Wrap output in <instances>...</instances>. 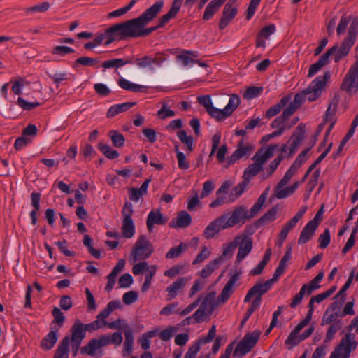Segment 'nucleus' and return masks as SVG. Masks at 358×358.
<instances>
[{"mask_svg": "<svg viewBox=\"0 0 358 358\" xmlns=\"http://www.w3.org/2000/svg\"><path fill=\"white\" fill-rule=\"evenodd\" d=\"M250 217V211H248L244 206H239L231 213H224L210 222L203 231V236L206 239L213 238L222 230L231 228L235 225L245 222Z\"/></svg>", "mask_w": 358, "mask_h": 358, "instance_id": "f257e3e1", "label": "nucleus"}, {"mask_svg": "<svg viewBox=\"0 0 358 358\" xmlns=\"http://www.w3.org/2000/svg\"><path fill=\"white\" fill-rule=\"evenodd\" d=\"M164 5V0H158L138 17L121 22L125 38L141 37V28H144L157 16Z\"/></svg>", "mask_w": 358, "mask_h": 358, "instance_id": "f03ea898", "label": "nucleus"}, {"mask_svg": "<svg viewBox=\"0 0 358 358\" xmlns=\"http://www.w3.org/2000/svg\"><path fill=\"white\" fill-rule=\"evenodd\" d=\"M330 76L329 72L327 71L323 76H320L315 78L307 89L303 90L301 93L295 94L294 100L290 103L298 108L306 99L310 102L316 101L321 96L322 91Z\"/></svg>", "mask_w": 358, "mask_h": 358, "instance_id": "7ed1b4c3", "label": "nucleus"}, {"mask_svg": "<svg viewBox=\"0 0 358 358\" xmlns=\"http://www.w3.org/2000/svg\"><path fill=\"white\" fill-rule=\"evenodd\" d=\"M182 2L183 0H173L169 12L159 18L157 25L152 26L146 29H145V27L141 28V37L150 35L157 29L164 27L170 20L175 18L180 9Z\"/></svg>", "mask_w": 358, "mask_h": 358, "instance_id": "20e7f679", "label": "nucleus"}, {"mask_svg": "<svg viewBox=\"0 0 358 358\" xmlns=\"http://www.w3.org/2000/svg\"><path fill=\"white\" fill-rule=\"evenodd\" d=\"M134 213L131 203L126 202L122 209V236L126 238H131L136 232L134 222L131 218Z\"/></svg>", "mask_w": 358, "mask_h": 358, "instance_id": "39448f33", "label": "nucleus"}, {"mask_svg": "<svg viewBox=\"0 0 358 358\" xmlns=\"http://www.w3.org/2000/svg\"><path fill=\"white\" fill-rule=\"evenodd\" d=\"M240 104V98L233 94L230 96L229 101L223 109H218L212 106L207 113L217 121L221 122L229 117Z\"/></svg>", "mask_w": 358, "mask_h": 358, "instance_id": "423d86ee", "label": "nucleus"}, {"mask_svg": "<svg viewBox=\"0 0 358 358\" xmlns=\"http://www.w3.org/2000/svg\"><path fill=\"white\" fill-rule=\"evenodd\" d=\"M153 252L152 243L148 240L145 236L142 235L136 241L131 255L134 257V262H136L149 258Z\"/></svg>", "mask_w": 358, "mask_h": 358, "instance_id": "0eeeda50", "label": "nucleus"}, {"mask_svg": "<svg viewBox=\"0 0 358 358\" xmlns=\"http://www.w3.org/2000/svg\"><path fill=\"white\" fill-rule=\"evenodd\" d=\"M357 31V25L356 26L355 24L352 25L350 32L348 33L347 36L342 41L341 45L338 46V43L335 44L337 45V49L333 55H334V62L336 63L338 62L348 55L351 48L355 42Z\"/></svg>", "mask_w": 358, "mask_h": 358, "instance_id": "6e6552de", "label": "nucleus"}, {"mask_svg": "<svg viewBox=\"0 0 358 358\" xmlns=\"http://www.w3.org/2000/svg\"><path fill=\"white\" fill-rule=\"evenodd\" d=\"M167 59V55L163 52H157L155 57L150 55H144L141 57H136L133 59L137 67L140 69H149L153 71L155 66H162L163 63Z\"/></svg>", "mask_w": 358, "mask_h": 358, "instance_id": "1a4fd4ad", "label": "nucleus"}, {"mask_svg": "<svg viewBox=\"0 0 358 358\" xmlns=\"http://www.w3.org/2000/svg\"><path fill=\"white\" fill-rule=\"evenodd\" d=\"M261 331L259 330L246 334L237 345L234 352V356L243 357L248 353L257 343Z\"/></svg>", "mask_w": 358, "mask_h": 358, "instance_id": "9d476101", "label": "nucleus"}, {"mask_svg": "<svg viewBox=\"0 0 358 358\" xmlns=\"http://www.w3.org/2000/svg\"><path fill=\"white\" fill-rule=\"evenodd\" d=\"M349 94L355 93L358 90V59L351 66L345 74L341 87Z\"/></svg>", "mask_w": 358, "mask_h": 358, "instance_id": "9b49d317", "label": "nucleus"}, {"mask_svg": "<svg viewBox=\"0 0 358 358\" xmlns=\"http://www.w3.org/2000/svg\"><path fill=\"white\" fill-rule=\"evenodd\" d=\"M71 336L70 342L71 343V350L73 356H76L80 344L85 338L86 333L84 329V324L79 320H76L71 328Z\"/></svg>", "mask_w": 358, "mask_h": 358, "instance_id": "f8f14e48", "label": "nucleus"}, {"mask_svg": "<svg viewBox=\"0 0 358 358\" xmlns=\"http://www.w3.org/2000/svg\"><path fill=\"white\" fill-rule=\"evenodd\" d=\"M215 298V292L208 293L201 302L200 307L194 313L195 317V323L202 322L205 317L212 314L214 309V301Z\"/></svg>", "mask_w": 358, "mask_h": 358, "instance_id": "ddd939ff", "label": "nucleus"}, {"mask_svg": "<svg viewBox=\"0 0 358 358\" xmlns=\"http://www.w3.org/2000/svg\"><path fill=\"white\" fill-rule=\"evenodd\" d=\"M305 124L302 123L299 124L296 127L292 136L288 141L287 143L289 144V146L287 147L286 145H283L281 148L282 152H286L287 150L289 149V157H292L296 152V148L305 137Z\"/></svg>", "mask_w": 358, "mask_h": 358, "instance_id": "4468645a", "label": "nucleus"}, {"mask_svg": "<svg viewBox=\"0 0 358 358\" xmlns=\"http://www.w3.org/2000/svg\"><path fill=\"white\" fill-rule=\"evenodd\" d=\"M357 346V342L354 341V336L350 334H347L341 341L340 344L335 350L331 353L329 358H340L343 353H347L348 350L349 354L355 350Z\"/></svg>", "mask_w": 358, "mask_h": 358, "instance_id": "2eb2a0df", "label": "nucleus"}, {"mask_svg": "<svg viewBox=\"0 0 358 358\" xmlns=\"http://www.w3.org/2000/svg\"><path fill=\"white\" fill-rule=\"evenodd\" d=\"M235 2L229 0L224 5L222 17L219 22V29L223 30L225 29L238 13V7L234 5Z\"/></svg>", "mask_w": 358, "mask_h": 358, "instance_id": "dca6fc26", "label": "nucleus"}, {"mask_svg": "<svg viewBox=\"0 0 358 358\" xmlns=\"http://www.w3.org/2000/svg\"><path fill=\"white\" fill-rule=\"evenodd\" d=\"M236 238H240L238 241V250L236 255V262H241L252 251L253 242L252 239L245 234L238 235Z\"/></svg>", "mask_w": 358, "mask_h": 358, "instance_id": "f3484780", "label": "nucleus"}, {"mask_svg": "<svg viewBox=\"0 0 358 358\" xmlns=\"http://www.w3.org/2000/svg\"><path fill=\"white\" fill-rule=\"evenodd\" d=\"M254 149L255 146L252 144L245 143L243 140L240 141L236 150L227 158L228 164H234L238 160L248 156Z\"/></svg>", "mask_w": 358, "mask_h": 358, "instance_id": "a211bd4d", "label": "nucleus"}, {"mask_svg": "<svg viewBox=\"0 0 358 358\" xmlns=\"http://www.w3.org/2000/svg\"><path fill=\"white\" fill-rule=\"evenodd\" d=\"M278 148V145L276 144L270 145L267 148H261L256 152L252 160L259 166H263V164L273 155L274 151Z\"/></svg>", "mask_w": 358, "mask_h": 358, "instance_id": "6ab92c4d", "label": "nucleus"}, {"mask_svg": "<svg viewBox=\"0 0 358 358\" xmlns=\"http://www.w3.org/2000/svg\"><path fill=\"white\" fill-rule=\"evenodd\" d=\"M241 271L234 273L229 278V281L223 287L221 294L218 296V301L222 303L227 302L234 292V287L239 280Z\"/></svg>", "mask_w": 358, "mask_h": 358, "instance_id": "aec40b11", "label": "nucleus"}, {"mask_svg": "<svg viewBox=\"0 0 358 358\" xmlns=\"http://www.w3.org/2000/svg\"><path fill=\"white\" fill-rule=\"evenodd\" d=\"M337 49V45H333L331 48H329L325 53H324L318 59L317 62L312 64L310 66L308 76L309 78L313 77L315 73H317L324 66L328 64L329 57L333 55V53Z\"/></svg>", "mask_w": 358, "mask_h": 358, "instance_id": "412c9836", "label": "nucleus"}, {"mask_svg": "<svg viewBox=\"0 0 358 358\" xmlns=\"http://www.w3.org/2000/svg\"><path fill=\"white\" fill-rule=\"evenodd\" d=\"M106 345L107 340L103 338L101 336L99 338H93L90 340L87 345L80 348V352L81 354L94 356L102 347Z\"/></svg>", "mask_w": 358, "mask_h": 358, "instance_id": "4be33fe9", "label": "nucleus"}, {"mask_svg": "<svg viewBox=\"0 0 358 358\" xmlns=\"http://www.w3.org/2000/svg\"><path fill=\"white\" fill-rule=\"evenodd\" d=\"M105 36H106V41L105 45H109L116 40H124L125 36L123 34V29L122 23H117L108 27L105 30Z\"/></svg>", "mask_w": 358, "mask_h": 358, "instance_id": "5701e85b", "label": "nucleus"}, {"mask_svg": "<svg viewBox=\"0 0 358 358\" xmlns=\"http://www.w3.org/2000/svg\"><path fill=\"white\" fill-rule=\"evenodd\" d=\"M357 25V31H356V36L358 34V18L352 15L347 16L345 15H342L338 26L336 27V33L338 36H341L345 33L348 26L350 24L348 31L350 32L353 24Z\"/></svg>", "mask_w": 358, "mask_h": 358, "instance_id": "b1692460", "label": "nucleus"}, {"mask_svg": "<svg viewBox=\"0 0 358 358\" xmlns=\"http://www.w3.org/2000/svg\"><path fill=\"white\" fill-rule=\"evenodd\" d=\"M166 222V219L164 217L159 210H151L147 217L146 226L148 230L152 232L154 224L162 225Z\"/></svg>", "mask_w": 358, "mask_h": 358, "instance_id": "393cba45", "label": "nucleus"}, {"mask_svg": "<svg viewBox=\"0 0 358 358\" xmlns=\"http://www.w3.org/2000/svg\"><path fill=\"white\" fill-rule=\"evenodd\" d=\"M187 279L185 278H180L173 283L171 284L166 287V292H168L167 297L168 300H171L176 297L178 293L182 291L186 283Z\"/></svg>", "mask_w": 358, "mask_h": 358, "instance_id": "a878e982", "label": "nucleus"}, {"mask_svg": "<svg viewBox=\"0 0 358 358\" xmlns=\"http://www.w3.org/2000/svg\"><path fill=\"white\" fill-rule=\"evenodd\" d=\"M59 328H51L50 331L42 339L41 347L45 350L52 349L57 341Z\"/></svg>", "mask_w": 358, "mask_h": 358, "instance_id": "bb28decb", "label": "nucleus"}, {"mask_svg": "<svg viewBox=\"0 0 358 358\" xmlns=\"http://www.w3.org/2000/svg\"><path fill=\"white\" fill-rule=\"evenodd\" d=\"M226 1L227 0H212L206 7L203 20H210Z\"/></svg>", "mask_w": 358, "mask_h": 358, "instance_id": "cd10ccee", "label": "nucleus"}, {"mask_svg": "<svg viewBox=\"0 0 358 358\" xmlns=\"http://www.w3.org/2000/svg\"><path fill=\"white\" fill-rule=\"evenodd\" d=\"M316 229L317 227H315V224L312 222H308L301 232L300 236L298 239V243L299 245H303L310 241L314 236Z\"/></svg>", "mask_w": 358, "mask_h": 358, "instance_id": "c85d7f7f", "label": "nucleus"}, {"mask_svg": "<svg viewBox=\"0 0 358 358\" xmlns=\"http://www.w3.org/2000/svg\"><path fill=\"white\" fill-rule=\"evenodd\" d=\"M136 104V102H125L112 106L108 110L106 116L112 118L120 113L125 112Z\"/></svg>", "mask_w": 358, "mask_h": 358, "instance_id": "c756f323", "label": "nucleus"}, {"mask_svg": "<svg viewBox=\"0 0 358 358\" xmlns=\"http://www.w3.org/2000/svg\"><path fill=\"white\" fill-rule=\"evenodd\" d=\"M70 338L64 336L59 344L53 358H68L69 354Z\"/></svg>", "mask_w": 358, "mask_h": 358, "instance_id": "7c9ffc66", "label": "nucleus"}, {"mask_svg": "<svg viewBox=\"0 0 358 358\" xmlns=\"http://www.w3.org/2000/svg\"><path fill=\"white\" fill-rule=\"evenodd\" d=\"M119 86L127 91L134 92H145L147 90V87L144 85H138L134 83L130 82L129 80L120 78L118 80Z\"/></svg>", "mask_w": 358, "mask_h": 358, "instance_id": "2f4dec72", "label": "nucleus"}, {"mask_svg": "<svg viewBox=\"0 0 358 358\" xmlns=\"http://www.w3.org/2000/svg\"><path fill=\"white\" fill-rule=\"evenodd\" d=\"M272 285L271 280H268L264 283H257L250 288L256 296L255 299H259V304L261 303L262 296L271 289Z\"/></svg>", "mask_w": 358, "mask_h": 358, "instance_id": "473e14b6", "label": "nucleus"}, {"mask_svg": "<svg viewBox=\"0 0 358 358\" xmlns=\"http://www.w3.org/2000/svg\"><path fill=\"white\" fill-rule=\"evenodd\" d=\"M290 100V97L289 96H283L280 101L271 107L266 113V117L268 119H271V117L278 115L280 110L288 103Z\"/></svg>", "mask_w": 358, "mask_h": 358, "instance_id": "72a5a7b5", "label": "nucleus"}, {"mask_svg": "<svg viewBox=\"0 0 358 358\" xmlns=\"http://www.w3.org/2000/svg\"><path fill=\"white\" fill-rule=\"evenodd\" d=\"M278 210V209L277 206L271 208L267 213H264L257 220L256 225L259 227L273 222L276 219Z\"/></svg>", "mask_w": 358, "mask_h": 358, "instance_id": "f704fd0d", "label": "nucleus"}, {"mask_svg": "<svg viewBox=\"0 0 358 358\" xmlns=\"http://www.w3.org/2000/svg\"><path fill=\"white\" fill-rule=\"evenodd\" d=\"M238 239L240 238H234V239L229 243L224 244L222 245V253L218 257H221V262L224 259H229L233 255L234 250L236 248L238 245Z\"/></svg>", "mask_w": 358, "mask_h": 358, "instance_id": "c9c22d12", "label": "nucleus"}, {"mask_svg": "<svg viewBox=\"0 0 358 358\" xmlns=\"http://www.w3.org/2000/svg\"><path fill=\"white\" fill-rule=\"evenodd\" d=\"M198 53L195 51L184 50L180 55L176 56L178 61H181L184 66L193 64L195 59L193 57H197Z\"/></svg>", "mask_w": 358, "mask_h": 358, "instance_id": "e433bc0d", "label": "nucleus"}, {"mask_svg": "<svg viewBox=\"0 0 358 358\" xmlns=\"http://www.w3.org/2000/svg\"><path fill=\"white\" fill-rule=\"evenodd\" d=\"M120 307V303L118 301H110L106 308L101 310L98 315L96 316L97 320L100 322L107 318L112 312L117 309Z\"/></svg>", "mask_w": 358, "mask_h": 358, "instance_id": "4c0bfd02", "label": "nucleus"}, {"mask_svg": "<svg viewBox=\"0 0 358 358\" xmlns=\"http://www.w3.org/2000/svg\"><path fill=\"white\" fill-rule=\"evenodd\" d=\"M128 64H133V59H113L103 62L102 66L104 69H118Z\"/></svg>", "mask_w": 358, "mask_h": 358, "instance_id": "58836bf2", "label": "nucleus"}, {"mask_svg": "<svg viewBox=\"0 0 358 358\" xmlns=\"http://www.w3.org/2000/svg\"><path fill=\"white\" fill-rule=\"evenodd\" d=\"M268 189L267 188L261 194L257 201L250 208V217H255L257 215V213L262 209L267 199L268 194Z\"/></svg>", "mask_w": 358, "mask_h": 358, "instance_id": "ea45409f", "label": "nucleus"}, {"mask_svg": "<svg viewBox=\"0 0 358 358\" xmlns=\"http://www.w3.org/2000/svg\"><path fill=\"white\" fill-rule=\"evenodd\" d=\"M99 62L98 58H92L90 57H80L76 59L73 64V68L76 69L80 66H95Z\"/></svg>", "mask_w": 358, "mask_h": 358, "instance_id": "a19ab883", "label": "nucleus"}, {"mask_svg": "<svg viewBox=\"0 0 358 358\" xmlns=\"http://www.w3.org/2000/svg\"><path fill=\"white\" fill-rule=\"evenodd\" d=\"M177 136L180 141L187 147V152H192L194 150V140L191 136H187L186 131L180 130L177 132Z\"/></svg>", "mask_w": 358, "mask_h": 358, "instance_id": "79ce46f5", "label": "nucleus"}, {"mask_svg": "<svg viewBox=\"0 0 358 358\" xmlns=\"http://www.w3.org/2000/svg\"><path fill=\"white\" fill-rule=\"evenodd\" d=\"M263 166H259L256 163L250 164L243 172V179L248 182L251 178L257 176L261 171H262Z\"/></svg>", "mask_w": 358, "mask_h": 358, "instance_id": "37998d69", "label": "nucleus"}, {"mask_svg": "<svg viewBox=\"0 0 358 358\" xmlns=\"http://www.w3.org/2000/svg\"><path fill=\"white\" fill-rule=\"evenodd\" d=\"M188 249V244L185 243H180V244L176 247L171 248L166 254L165 257L166 259H175L180 257L183 252Z\"/></svg>", "mask_w": 358, "mask_h": 358, "instance_id": "c03bdc74", "label": "nucleus"}, {"mask_svg": "<svg viewBox=\"0 0 358 358\" xmlns=\"http://www.w3.org/2000/svg\"><path fill=\"white\" fill-rule=\"evenodd\" d=\"M134 345V336L131 331L125 332V341L124 343V350L122 352L123 357H129L132 352Z\"/></svg>", "mask_w": 358, "mask_h": 358, "instance_id": "a18cd8bd", "label": "nucleus"}, {"mask_svg": "<svg viewBox=\"0 0 358 358\" xmlns=\"http://www.w3.org/2000/svg\"><path fill=\"white\" fill-rule=\"evenodd\" d=\"M221 263V257H217L210 262H209L201 271V275L203 278H206L211 275V273L218 268L219 264Z\"/></svg>", "mask_w": 358, "mask_h": 358, "instance_id": "49530a36", "label": "nucleus"}, {"mask_svg": "<svg viewBox=\"0 0 358 358\" xmlns=\"http://www.w3.org/2000/svg\"><path fill=\"white\" fill-rule=\"evenodd\" d=\"M324 277V273L320 272L308 284H304L306 286V291L307 295H310L312 292L320 287L319 283Z\"/></svg>", "mask_w": 358, "mask_h": 358, "instance_id": "de8ad7c7", "label": "nucleus"}, {"mask_svg": "<svg viewBox=\"0 0 358 358\" xmlns=\"http://www.w3.org/2000/svg\"><path fill=\"white\" fill-rule=\"evenodd\" d=\"M297 222H296L295 219H291L288 221L282 227V230L278 234V239L280 244L285 241L287 237V235L290 230H292L296 225Z\"/></svg>", "mask_w": 358, "mask_h": 358, "instance_id": "09e8293b", "label": "nucleus"}, {"mask_svg": "<svg viewBox=\"0 0 358 358\" xmlns=\"http://www.w3.org/2000/svg\"><path fill=\"white\" fill-rule=\"evenodd\" d=\"M109 136L114 147L122 148L124 146L125 138L120 132L117 130H111L109 132Z\"/></svg>", "mask_w": 358, "mask_h": 358, "instance_id": "8fccbe9b", "label": "nucleus"}, {"mask_svg": "<svg viewBox=\"0 0 358 358\" xmlns=\"http://www.w3.org/2000/svg\"><path fill=\"white\" fill-rule=\"evenodd\" d=\"M191 215L187 212L183 210L178 213L176 226L185 228L191 224Z\"/></svg>", "mask_w": 358, "mask_h": 358, "instance_id": "3c124183", "label": "nucleus"}, {"mask_svg": "<svg viewBox=\"0 0 358 358\" xmlns=\"http://www.w3.org/2000/svg\"><path fill=\"white\" fill-rule=\"evenodd\" d=\"M98 148L109 159H114L119 157V152L112 149L108 145L100 143L98 144Z\"/></svg>", "mask_w": 358, "mask_h": 358, "instance_id": "603ef678", "label": "nucleus"}, {"mask_svg": "<svg viewBox=\"0 0 358 358\" xmlns=\"http://www.w3.org/2000/svg\"><path fill=\"white\" fill-rule=\"evenodd\" d=\"M157 330L149 331L142 335L141 338L138 340V343L142 349L147 350L150 348V338L155 336L157 334Z\"/></svg>", "mask_w": 358, "mask_h": 358, "instance_id": "864d4df0", "label": "nucleus"}, {"mask_svg": "<svg viewBox=\"0 0 358 358\" xmlns=\"http://www.w3.org/2000/svg\"><path fill=\"white\" fill-rule=\"evenodd\" d=\"M162 105L160 110L157 113V116L161 120H164L167 117H171L175 116V112L168 107V104L166 101H162L159 103Z\"/></svg>", "mask_w": 358, "mask_h": 358, "instance_id": "5fc2aeb1", "label": "nucleus"}, {"mask_svg": "<svg viewBox=\"0 0 358 358\" xmlns=\"http://www.w3.org/2000/svg\"><path fill=\"white\" fill-rule=\"evenodd\" d=\"M249 182L248 181L243 180V182L234 187L232 189L231 195L229 196L231 201H234L238 197H239L244 192Z\"/></svg>", "mask_w": 358, "mask_h": 358, "instance_id": "6e6d98bb", "label": "nucleus"}, {"mask_svg": "<svg viewBox=\"0 0 358 358\" xmlns=\"http://www.w3.org/2000/svg\"><path fill=\"white\" fill-rule=\"evenodd\" d=\"M73 52H75V50L72 48L64 45L55 46L51 50V53L53 55L58 57H64L66 55Z\"/></svg>", "mask_w": 358, "mask_h": 358, "instance_id": "4d7b16f0", "label": "nucleus"}, {"mask_svg": "<svg viewBox=\"0 0 358 358\" xmlns=\"http://www.w3.org/2000/svg\"><path fill=\"white\" fill-rule=\"evenodd\" d=\"M263 88L262 87L251 86L247 88L243 94V98L247 100H250L259 96Z\"/></svg>", "mask_w": 358, "mask_h": 358, "instance_id": "13d9d810", "label": "nucleus"}, {"mask_svg": "<svg viewBox=\"0 0 358 358\" xmlns=\"http://www.w3.org/2000/svg\"><path fill=\"white\" fill-rule=\"evenodd\" d=\"M49 77L52 80L53 83L58 87L59 85H64L69 80V74L66 73H55L54 74H48Z\"/></svg>", "mask_w": 358, "mask_h": 358, "instance_id": "bf43d9fd", "label": "nucleus"}, {"mask_svg": "<svg viewBox=\"0 0 358 358\" xmlns=\"http://www.w3.org/2000/svg\"><path fill=\"white\" fill-rule=\"evenodd\" d=\"M297 170L298 169L292 164L290 168L286 171L281 180L278 182V188L284 187V186L286 185L291 180V178L295 175Z\"/></svg>", "mask_w": 358, "mask_h": 358, "instance_id": "052dcab7", "label": "nucleus"}, {"mask_svg": "<svg viewBox=\"0 0 358 358\" xmlns=\"http://www.w3.org/2000/svg\"><path fill=\"white\" fill-rule=\"evenodd\" d=\"M103 338L107 340V345L109 344H115L120 345L122 342V335L120 332H114L111 335H103Z\"/></svg>", "mask_w": 358, "mask_h": 358, "instance_id": "680f3d73", "label": "nucleus"}, {"mask_svg": "<svg viewBox=\"0 0 358 358\" xmlns=\"http://www.w3.org/2000/svg\"><path fill=\"white\" fill-rule=\"evenodd\" d=\"M92 238L89 235H85L83 237V244L88 248L90 253L96 259L101 257V252L99 250L94 249L92 244Z\"/></svg>", "mask_w": 358, "mask_h": 358, "instance_id": "e2e57ef3", "label": "nucleus"}, {"mask_svg": "<svg viewBox=\"0 0 358 358\" xmlns=\"http://www.w3.org/2000/svg\"><path fill=\"white\" fill-rule=\"evenodd\" d=\"M52 315L54 317V320L52 322V324H56L59 326V329L63 325L65 317L63 313L57 307H55L52 310Z\"/></svg>", "mask_w": 358, "mask_h": 358, "instance_id": "0e129e2a", "label": "nucleus"}, {"mask_svg": "<svg viewBox=\"0 0 358 358\" xmlns=\"http://www.w3.org/2000/svg\"><path fill=\"white\" fill-rule=\"evenodd\" d=\"M17 103L24 110H31L41 105V103L38 101L28 102L22 97H18Z\"/></svg>", "mask_w": 358, "mask_h": 358, "instance_id": "69168bd1", "label": "nucleus"}, {"mask_svg": "<svg viewBox=\"0 0 358 358\" xmlns=\"http://www.w3.org/2000/svg\"><path fill=\"white\" fill-rule=\"evenodd\" d=\"M260 306V304H259V299H255L252 303H251V306L250 307V308L247 310L246 313H245V317H243V319L242 320V321L241 322V326H243L244 324L248 321V320L250 318V317L251 316V315L256 310H257Z\"/></svg>", "mask_w": 358, "mask_h": 358, "instance_id": "338daca9", "label": "nucleus"}, {"mask_svg": "<svg viewBox=\"0 0 358 358\" xmlns=\"http://www.w3.org/2000/svg\"><path fill=\"white\" fill-rule=\"evenodd\" d=\"M286 120L282 117H281L280 115L279 117H278L277 118H275L271 123V127L275 129L276 128L277 130L276 131H282V134H283V132L287 129H289L291 127V126L289 127H287L286 126V123H285Z\"/></svg>", "mask_w": 358, "mask_h": 358, "instance_id": "774afa93", "label": "nucleus"}]
</instances>
